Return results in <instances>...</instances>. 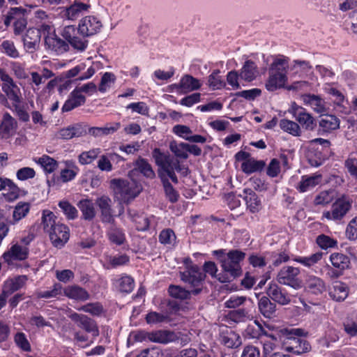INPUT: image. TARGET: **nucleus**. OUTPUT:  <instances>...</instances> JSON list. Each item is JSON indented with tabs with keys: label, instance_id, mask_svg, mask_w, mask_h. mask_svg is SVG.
<instances>
[{
	"label": "nucleus",
	"instance_id": "obj_1",
	"mask_svg": "<svg viewBox=\"0 0 357 357\" xmlns=\"http://www.w3.org/2000/svg\"><path fill=\"white\" fill-rule=\"evenodd\" d=\"M102 27V23L97 17L88 15L79 21L77 28L73 25L62 28L60 35L69 42L73 49L84 52L89 44L86 38L99 33Z\"/></svg>",
	"mask_w": 357,
	"mask_h": 357
},
{
	"label": "nucleus",
	"instance_id": "obj_2",
	"mask_svg": "<svg viewBox=\"0 0 357 357\" xmlns=\"http://www.w3.org/2000/svg\"><path fill=\"white\" fill-rule=\"evenodd\" d=\"M280 339L284 351L295 355H301L311 351L308 341L302 339L307 333L302 328H283L280 330Z\"/></svg>",
	"mask_w": 357,
	"mask_h": 357
},
{
	"label": "nucleus",
	"instance_id": "obj_3",
	"mask_svg": "<svg viewBox=\"0 0 357 357\" xmlns=\"http://www.w3.org/2000/svg\"><path fill=\"white\" fill-rule=\"evenodd\" d=\"M227 261L225 260V291L239 290L236 284H226L241 276L243 271L240 262L245 257V253L238 250H230L227 254Z\"/></svg>",
	"mask_w": 357,
	"mask_h": 357
},
{
	"label": "nucleus",
	"instance_id": "obj_4",
	"mask_svg": "<svg viewBox=\"0 0 357 357\" xmlns=\"http://www.w3.org/2000/svg\"><path fill=\"white\" fill-rule=\"evenodd\" d=\"M114 197L121 203L128 204L137 197L142 190V185L132 178H113L110 181Z\"/></svg>",
	"mask_w": 357,
	"mask_h": 357
},
{
	"label": "nucleus",
	"instance_id": "obj_5",
	"mask_svg": "<svg viewBox=\"0 0 357 357\" xmlns=\"http://www.w3.org/2000/svg\"><path fill=\"white\" fill-rule=\"evenodd\" d=\"M153 157L156 165L161 169L159 173H162V174L165 173L174 183H178L175 171L183 176H188L189 173V169L185 165L181 164L178 160L162 153L159 149L153 150Z\"/></svg>",
	"mask_w": 357,
	"mask_h": 357
},
{
	"label": "nucleus",
	"instance_id": "obj_6",
	"mask_svg": "<svg viewBox=\"0 0 357 357\" xmlns=\"http://www.w3.org/2000/svg\"><path fill=\"white\" fill-rule=\"evenodd\" d=\"M205 276V273L197 265H190L180 272L181 280L195 288L192 290L193 295H197L202 291Z\"/></svg>",
	"mask_w": 357,
	"mask_h": 357
},
{
	"label": "nucleus",
	"instance_id": "obj_7",
	"mask_svg": "<svg viewBox=\"0 0 357 357\" xmlns=\"http://www.w3.org/2000/svg\"><path fill=\"white\" fill-rule=\"evenodd\" d=\"M351 203L349 198L343 196L332 204L331 211L324 212L323 217L329 220H340L349 211Z\"/></svg>",
	"mask_w": 357,
	"mask_h": 357
},
{
	"label": "nucleus",
	"instance_id": "obj_8",
	"mask_svg": "<svg viewBox=\"0 0 357 357\" xmlns=\"http://www.w3.org/2000/svg\"><path fill=\"white\" fill-rule=\"evenodd\" d=\"M300 273L298 268L293 266H284L277 275V281L284 285L289 286L294 289L301 287V281L298 278Z\"/></svg>",
	"mask_w": 357,
	"mask_h": 357
},
{
	"label": "nucleus",
	"instance_id": "obj_9",
	"mask_svg": "<svg viewBox=\"0 0 357 357\" xmlns=\"http://www.w3.org/2000/svg\"><path fill=\"white\" fill-rule=\"evenodd\" d=\"M0 79L3 82L1 88L7 100L9 99L12 101V104L14 102H21L22 96L20 89L14 82L13 78L6 73V75H1Z\"/></svg>",
	"mask_w": 357,
	"mask_h": 357
},
{
	"label": "nucleus",
	"instance_id": "obj_10",
	"mask_svg": "<svg viewBox=\"0 0 357 357\" xmlns=\"http://www.w3.org/2000/svg\"><path fill=\"white\" fill-rule=\"evenodd\" d=\"M267 296L275 303L280 305H289L291 301V295L275 282H271L266 290Z\"/></svg>",
	"mask_w": 357,
	"mask_h": 357
},
{
	"label": "nucleus",
	"instance_id": "obj_11",
	"mask_svg": "<svg viewBox=\"0 0 357 357\" xmlns=\"http://www.w3.org/2000/svg\"><path fill=\"white\" fill-rule=\"evenodd\" d=\"M100 211V218L104 224L115 223L113 209L112 208V199L107 196H102L96 201Z\"/></svg>",
	"mask_w": 357,
	"mask_h": 357
},
{
	"label": "nucleus",
	"instance_id": "obj_12",
	"mask_svg": "<svg viewBox=\"0 0 357 357\" xmlns=\"http://www.w3.org/2000/svg\"><path fill=\"white\" fill-rule=\"evenodd\" d=\"M48 234L52 244L57 248L62 247L69 239L68 228L63 224L59 222Z\"/></svg>",
	"mask_w": 357,
	"mask_h": 357
},
{
	"label": "nucleus",
	"instance_id": "obj_13",
	"mask_svg": "<svg viewBox=\"0 0 357 357\" xmlns=\"http://www.w3.org/2000/svg\"><path fill=\"white\" fill-rule=\"evenodd\" d=\"M61 39L58 36L54 33L52 36H46L45 38V44L47 49L59 55L69 50L68 41Z\"/></svg>",
	"mask_w": 357,
	"mask_h": 357
},
{
	"label": "nucleus",
	"instance_id": "obj_14",
	"mask_svg": "<svg viewBox=\"0 0 357 357\" xmlns=\"http://www.w3.org/2000/svg\"><path fill=\"white\" fill-rule=\"evenodd\" d=\"M29 255V249L17 243L14 244L3 255V258L8 264L13 263V260L22 261L26 259Z\"/></svg>",
	"mask_w": 357,
	"mask_h": 357
},
{
	"label": "nucleus",
	"instance_id": "obj_15",
	"mask_svg": "<svg viewBox=\"0 0 357 357\" xmlns=\"http://www.w3.org/2000/svg\"><path fill=\"white\" fill-rule=\"evenodd\" d=\"M91 6L79 1H75L70 6L66 7L62 12V16L69 20L77 19L84 12L87 11Z\"/></svg>",
	"mask_w": 357,
	"mask_h": 357
},
{
	"label": "nucleus",
	"instance_id": "obj_16",
	"mask_svg": "<svg viewBox=\"0 0 357 357\" xmlns=\"http://www.w3.org/2000/svg\"><path fill=\"white\" fill-rule=\"evenodd\" d=\"M24 48L27 52H33L38 49L40 42V32L35 28L26 30L22 38Z\"/></svg>",
	"mask_w": 357,
	"mask_h": 357
},
{
	"label": "nucleus",
	"instance_id": "obj_17",
	"mask_svg": "<svg viewBox=\"0 0 357 357\" xmlns=\"http://www.w3.org/2000/svg\"><path fill=\"white\" fill-rule=\"evenodd\" d=\"M322 176L320 174H314L312 176H303L298 183L296 189L299 192H305L312 190L321 181Z\"/></svg>",
	"mask_w": 357,
	"mask_h": 357
},
{
	"label": "nucleus",
	"instance_id": "obj_18",
	"mask_svg": "<svg viewBox=\"0 0 357 357\" xmlns=\"http://www.w3.org/2000/svg\"><path fill=\"white\" fill-rule=\"evenodd\" d=\"M17 128V121L9 113L6 112L0 124V133L2 134V137L8 138L13 135Z\"/></svg>",
	"mask_w": 357,
	"mask_h": 357
},
{
	"label": "nucleus",
	"instance_id": "obj_19",
	"mask_svg": "<svg viewBox=\"0 0 357 357\" xmlns=\"http://www.w3.org/2000/svg\"><path fill=\"white\" fill-rule=\"evenodd\" d=\"M340 119L334 115H326L319 122L318 132L320 135L328 133L338 129Z\"/></svg>",
	"mask_w": 357,
	"mask_h": 357
},
{
	"label": "nucleus",
	"instance_id": "obj_20",
	"mask_svg": "<svg viewBox=\"0 0 357 357\" xmlns=\"http://www.w3.org/2000/svg\"><path fill=\"white\" fill-rule=\"evenodd\" d=\"M149 339L153 342L167 344L176 342L178 340V337L177 334L174 332L160 330L149 333Z\"/></svg>",
	"mask_w": 357,
	"mask_h": 357
},
{
	"label": "nucleus",
	"instance_id": "obj_21",
	"mask_svg": "<svg viewBox=\"0 0 357 357\" xmlns=\"http://www.w3.org/2000/svg\"><path fill=\"white\" fill-rule=\"evenodd\" d=\"M134 169L128 173L129 177H131L132 175L134 174L135 172H140L144 176L148 178H153L155 176L151 165L144 158L139 157L134 162Z\"/></svg>",
	"mask_w": 357,
	"mask_h": 357
},
{
	"label": "nucleus",
	"instance_id": "obj_22",
	"mask_svg": "<svg viewBox=\"0 0 357 357\" xmlns=\"http://www.w3.org/2000/svg\"><path fill=\"white\" fill-rule=\"evenodd\" d=\"M349 294V287L340 281H335L333 283L329 290L331 298L337 302L344 301Z\"/></svg>",
	"mask_w": 357,
	"mask_h": 357
},
{
	"label": "nucleus",
	"instance_id": "obj_23",
	"mask_svg": "<svg viewBox=\"0 0 357 357\" xmlns=\"http://www.w3.org/2000/svg\"><path fill=\"white\" fill-rule=\"evenodd\" d=\"M268 79L266 82V88L269 91H274L284 86L287 77L284 74H280L268 70Z\"/></svg>",
	"mask_w": 357,
	"mask_h": 357
},
{
	"label": "nucleus",
	"instance_id": "obj_24",
	"mask_svg": "<svg viewBox=\"0 0 357 357\" xmlns=\"http://www.w3.org/2000/svg\"><path fill=\"white\" fill-rule=\"evenodd\" d=\"M258 308L261 314L267 319H272L275 316L276 304L268 296H264L259 300Z\"/></svg>",
	"mask_w": 357,
	"mask_h": 357
},
{
	"label": "nucleus",
	"instance_id": "obj_25",
	"mask_svg": "<svg viewBox=\"0 0 357 357\" xmlns=\"http://www.w3.org/2000/svg\"><path fill=\"white\" fill-rule=\"evenodd\" d=\"M86 98L82 93H78V90H73L69 96V98L65 102L62 107V112H66L81 106L84 104Z\"/></svg>",
	"mask_w": 357,
	"mask_h": 357
},
{
	"label": "nucleus",
	"instance_id": "obj_26",
	"mask_svg": "<svg viewBox=\"0 0 357 357\" xmlns=\"http://www.w3.org/2000/svg\"><path fill=\"white\" fill-rule=\"evenodd\" d=\"M86 130L80 124H75L60 130L59 135L63 139H70L86 135Z\"/></svg>",
	"mask_w": 357,
	"mask_h": 357
},
{
	"label": "nucleus",
	"instance_id": "obj_27",
	"mask_svg": "<svg viewBox=\"0 0 357 357\" xmlns=\"http://www.w3.org/2000/svg\"><path fill=\"white\" fill-rule=\"evenodd\" d=\"M302 100L305 105L310 106L317 113H322L326 111L325 102L319 96L305 94L302 96Z\"/></svg>",
	"mask_w": 357,
	"mask_h": 357
},
{
	"label": "nucleus",
	"instance_id": "obj_28",
	"mask_svg": "<svg viewBox=\"0 0 357 357\" xmlns=\"http://www.w3.org/2000/svg\"><path fill=\"white\" fill-rule=\"evenodd\" d=\"M121 127L120 123H107L104 127H91L89 128V133L93 137H100L113 134Z\"/></svg>",
	"mask_w": 357,
	"mask_h": 357
},
{
	"label": "nucleus",
	"instance_id": "obj_29",
	"mask_svg": "<svg viewBox=\"0 0 357 357\" xmlns=\"http://www.w3.org/2000/svg\"><path fill=\"white\" fill-rule=\"evenodd\" d=\"M225 201L227 203V207L231 211L229 215L231 216L232 218L234 219L243 213L238 196H236L233 192L228 193L225 197Z\"/></svg>",
	"mask_w": 357,
	"mask_h": 357
},
{
	"label": "nucleus",
	"instance_id": "obj_30",
	"mask_svg": "<svg viewBox=\"0 0 357 357\" xmlns=\"http://www.w3.org/2000/svg\"><path fill=\"white\" fill-rule=\"evenodd\" d=\"M305 289L308 292L318 295L325 291L326 286L321 278L316 276H310L306 280Z\"/></svg>",
	"mask_w": 357,
	"mask_h": 357
},
{
	"label": "nucleus",
	"instance_id": "obj_31",
	"mask_svg": "<svg viewBox=\"0 0 357 357\" xmlns=\"http://www.w3.org/2000/svg\"><path fill=\"white\" fill-rule=\"evenodd\" d=\"M242 344V340L238 333L231 328L225 330V347L236 349Z\"/></svg>",
	"mask_w": 357,
	"mask_h": 357
},
{
	"label": "nucleus",
	"instance_id": "obj_32",
	"mask_svg": "<svg viewBox=\"0 0 357 357\" xmlns=\"http://www.w3.org/2000/svg\"><path fill=\"white\" fill-rule=\"evenodd\" d=\"M64 294L69 298L77 301H86L89 298V293L83 288L77 286H69L64 289Z\"/></svg>",
	"mask_w": 357,
	"mask_h": 357
},
{
	"label": "nucleus",
	"instance_id": "obj_33",
	"mask_svg": "<svg viewBox=\"0 0 357 357\" xmlns=\"http://www.w3.org/2000/svg\"><path fill=\"white\" fill-rule=\"evenodd\" d=\"M296 119L306 130H313L316 127V122L314 118L309 114L301 109L295 112Z\"/></svg>",
	"mask_w": 357,
	"mask_h": 357
},
{
	"label": "nucleus",
	"instance_id": "obj_34",
	"mask_svg": "<svg viewBox=\"0 0 357 357\" xmlns=\"http://www.w3.org/2000/svg\"><path fill=\"white\" fill-rule=\"evenodd\" d=\"M123 160V158L116 153H109L108 155H102L98 161V167L104 172H111L112 170V161Z\"/></svg>",
	"mask_w": 357,
	"mask_h": 357
},
{
	"label": "nucleus",
	"instance_id": "obj_35",
	"mask_svg": "<svg viewBox=\"0 0 357 357\" xmlns=\"http://www.w3.org/2000/svg\"><path fill=\"white\" fill-rule=\"evenodd\" d=\"M110 225L111 226L107 231V236L109 241L117 245H122L126 241L123 230L117 227L115 223Z\"/></svg>",
	"mask_w": 357,
	"mask_h": 357
},
{
	"label": "nucleus",
	"instance_id": "obj_36",
	"mask_svg": "<svg viewBox=\"0 0 357 357\" xmlns=\"http://www.w3.org/2000/svg\"><path fill=\"white\" fill-rule=\"evenodd\" d=\"M265 165L263 160H256L254 158H250L243 162L241 164V169L244 173L250 174L261 171L265 167Z\"/></svg>",
	"mask_w": 357,
	"mask_h": 357
},
{
	"label": "nucleus",
	"instance_id": "obj_37",
	"mask_svg": "<svg viewBox=\"0 0 357 357\" xmlns=\"http://www.w3.org/2000/svg\"><path fill=\"white\" fill-rule=\"evenodd\" d=\"M180 86H181V93H187L199 89L201 84L199 79L190 75H185L181 79Z\"/></svg>",
	"mask_w": 357,
	"mask_h": 357
},
{
	"label": "nucleus",
	"instance_id": "obj_38",
	"mask_svg": "<svg viewBox=\"0 0 357 357\" xmlns=\"http://www.w3.org/2000/svg\"><path fill=\"white\" fill-rule=\"evenodd\" d=\"M332 265L337 269L344 271L349 268L350 259L348 256L342 253H333L330 257Z\"/></svg>",
	"mask_w": 357,
	"mask_h": 357
},
{
	"label": "nucleus",
	"instance_id": "obj_39",
	"mask_svg": "<svg viewBox=\"0 0 357 357\" xmlns=\"http://www.w3.org/2000/svg\"><path fill=\"white\" fill-rule=\"evenodd\" d=\"M86 220H92L96 216V210L93 202L89 199H82L77 204Z\"/></svg>",
	"mask_w": 357,
	"mask_h": 357
},
{
	"label": "nucleus",
	"instance_id": "obj_40",
	"mask_svg": "<svg viewBox=\"0 0 357 357\" xmlns=\"http://www.w3.org/2000/svg\"><path fill=\"white\" fill-rule=\"evenodd\" d=\"M289 58L284 56H280L274 59L268 70L277 73L284 74L287 75V70L289 68Z\"/></svg>",
	"mask_w": 357,
	"mask_h": 357
},
{
	"label": "nucleus",
	"instance_id": "obj_41",
	"mask_svg": "<svg viewBox=\"0 0 357 357\" xmlns=\"http://www.w3.org/2000/svg\"><path fill=\"white\" fill-rule=\"evenodd\" d=\"M257 74V70L255 63L248 60L243 65L240 77L245 81L251 82L255 79Z\"/></svg>",
	"mask_w": 357,
	"mask_h": 357
},
{
	"label": "nucleus",
	"instance_id": "obj_42",
	"mask_svg": "<svg viewBox=\"0 0 357 357\" xmlns=\"http://www.w3.org/2000/svg\"><path fill=\"white\" fill-rule=\"evenodd\" d=\"M248 316V312L245 309L240 308L238 310H231L227 314H225V326L227 327V324H231V322H240Z\"/></svg>",
	"mask_w": 357,
	"mask_h": 357
},
{
	"label": "nucleus",
	"instance_id": "obj_43",
	"mask_svg": "<svg viewBox=\"0 0 357 357\" xmlns=\"http://www.w3.org/2000/svg\"><path fill=\"white\" fill-rule=\"evenodd\" d=\"M159 176L163 185L166 197L172 203L176 202L179 197L178 193L170 183L169 179L165 177L162 173H159Z\"/></svg>",
	"mask_w": 357,
	"mask_h": 357
},
{
	"label": "nucleus",
	"instance_id": "obj_44",
	"mask_svg": "<svg viewBox=\"0 0 357 357\" xmlns=\"http://www.w3.org/2000/svg\"><path fill=\"white\" fill-rule=\"evenodd\" d=\"M244 192L246 194L245 200L248 208L252 213H255L259 211L261 202L259 199L257 194L251 189H245Z\"/></svg>",
	"mask_w": 357,
	"mask_h": 357
},
{
	"label": "nucleus",
	"instance_id": "obj_45",
	"mask_svg": "<svg viewBox=\"0 0 357 357\" xmlns=\"http://www.w3.org/2000/svg\"><path fill=\"white\" fill-rule=\"evenodd\" d=\"M128 214L135 223L136 229L138 231H146L149 229L150 225L149 218L144 214L132 213L131 210H128Z\"/></svg>",
	"mask_w": 357,
	"mask_h": 357
},
{
	"label": "nucleus",
	"instance_id": "obj_46",
	"mask_svg": "<svg viewBox=\"0 0 357 357\" xmlns=\"http://www.w3.org/2000/svg\"><path fill=\"white\" fill-rule=\"evenodd\" d=\"M27 280L28 278L26 275L17 276L13 280L7 281L3 286V288L7 290L8 294H11L23 287Z\"/></svg>",
	"mask_w": 357,
	"mask_h": 357
},
{
	"label": "nucleus",
	"instance_id": "obj_47",
	"mask_svg": "<svg viewBox=\"0 0 357 357\" xmlns=\"http://www.w3.org/2000/svg\"><path fill=\"white\" fill-rule=\"evenodd\" d=\"M30 210L29 204L26 202L18 203L13 213V220L8 222L9 224L14 225L24 218Z\"/></svg>",
	"mask_w": 357,
	"mask_h": 357
},
{
	"label": "nucleus",
	"instance_id": "obj_48",
	"mask_svg": "<svg viewBox=\"0 0 357 357\" xmlns=\"http://www.w3.org/2000/svg\"><path fill=\"white\" fill-rule=\"evenodd\" d=\"M280 127L283 131L288 132L293 136L298 137L301 134L299 125L297 123L288 119H281L280 121Z\"/></svg>",
	"mask_w": 357,
	"mask_h": 357
},
{
	"label": "nucleus",
	"instance_id": "obj_49",
	"mask_svg": "<svg viewBox=\"0 0 357 357\" xmlns=\"http://www.w3.org/2000/svg\"><path fill=\"white\" fill-rule=\"evenodd\" d=\"M116 287L121 292L130 293L132 291L135 282L134 280L129 275H123L116 280Z\"/></svg>",
	"mask_w": 357,
	"mask_h": 357
},
{
	"label": "nucleus",
	"instance_id": "obj_50",
	"mask_svg": "<svg viewBox=\"0 0 357 357\" xmlns=\"http://www.w3.org/2000/svg\"><path fill=\"white\" fill-rule=\"evenodd\" d=\"M169 149L177 158L186 159L188 157V144L186 143H178L176 141H172L169 144Z\"/></svg>",
	"mask_w": 357,
	"mask_h": 357
},
{
	"label": "nucleus",
	"instance_id": "obj_51",
	"mask_svg": "<svg viewBox=\"0 0 357 357\" xmlns=\"http://www.w3.org/2000/svg\"><path fill=\"white\" fill-rule=\"evenodd\" d=\"M344 331L350 336L357 335V314H351L344 323Z\"/></svg>",
	"mask_w": 357,
	"mask_h": 357
},
{
	"label": "nucleus",
	"instance_id": "obj_52",
	"mask_svg": "<svg viewBox=\"0 0 357 357\" xmlns=\"http://www.w3.org/2000/svg\"><path fill=\"white\" fill-rule=\"evenodd\" d=\"M36 162L40 164L47 173L53 172L58 167L56 160L47 155H43L39 158Z\"/></svg>",
	"mask_w": 357,
	"mask_h": 357
},
{
	"label": "nucleus",
	"instance_id": "obj_53",
	"mask_svg": "<svg viewBox=\"0 0 357 357\" xmlns=\"http://www.w3.org/2000/svg\"><path fill=\"white\" fill-rule=\"evenodd\" d=\"M169 293L171 296L175 298L185 300L190 298L192 291L186 290L180 286L170 285L169 287Z\"/></svg>",
	"mask_w": 357,
	"mask_h": 357
},
{
	"label": "nucleus",
	"instance_id": "obj_54",
	"mask_svg": "<svg viewBox=\"0 0 357 357\" xmlns=\"http://www.w3.org/2000/svg\"><path fill=\"white\" fill-rule=\"evenodd\" d=\"M42 223L45 231L49 233V231L57 224L56 222V216L54 213L47 210L44 211L42 217Z\"/></svg>",
	"mask_w": 357,
	"mask_h": 357
},
{
	"label": "nucleus",
	"instance_id": "obj_55",
	"mask_svg": "<svg viewBox=\"0 0 357 357\" xmlns=\"http://www.w3.org/2000/svg\"><path fill=\"white\" fill-rule=\"evenodd\" d=\"M334 193L332 190H324L319 192L314 199V204L316 206H325L333 202Z\"/></svg>",
	"mask_w": 357,
	"mask_h": 357
},
{
	"label": "nucleus",
	"instance_id": "obj_56",
	"mask_svg": "<svg viewBox=\"0 0 357 357\" xmlns=\"http://www.w3.org/2000/svg\"><path fill=\"white\" fill-rule=\"evenodd\" d=\"M78 326L88 333H91L94 337L99 335V331L95 321L86 316Z\"/></svg>",
	"mask_w": 357,
	"mask_h": 357
},
{
	"label": "nucleus",
	"instance_id": "obj_57",
	"mask_svg": "<svg viewBox=\"0 0 357 357\" xmlns=\"http://www.w3.org/2000/svg\"><path fill=\"white\" fill-rule=\"evenodd\" d=\"M1 51L11 58H18L20 54L16 49L14 43L10 40H4L0 45Z\"/></svg>",
	"mask_w": 357,
	"mask_h": 357
},
{
	"label": "nucleus",
	"instance_id": "obj_58",
	"mask_svg": "<svg viewBox=\"0 0 357 357\" xmlns=\"http://www.w3.org/2000/svg\"><path fill=\"white\" fill-rule=\"evenodd\" d=\"M14 342L16 345L24 351H31V347L26 337L22 332H17L14 336Z\"/></svg>",
	"mask_w": 357,
	"mask_h": 357
},
{
	"label": "nucleus",
	"instance_id": "obj_59",
	"mask_svg": "<svg viewBox=\"0 0 357 357\" xmlns=\"http://www.w3.org/2000/svg\"><path fill=\"white\" fill-rule=\"evenodd\" d=\"M322 252H316L309 257H299L295 259V261L303 264L305 266L310 267L320 261L322 258Z\"/></svg>",
	"mask_w": 357,
	"mask_h": 357
},
{
	"label": "nucleus",
	"instance_id": "obj_60",
	"mask_svg": "<svg viewBox=\"0 0 357 357\" xmlns=\"http://www.w3.org/2000/svg\"><path fill=\"white\" fill-rule=\"evenodd\" d=\"M146 320L148 324H156L160 323L168 322L169 318L167 314L151 312L146 316Z\"/></svg>",
	"mask_w": 357,
	"mask_h": 357
},
{
	"label": "nucleus",
	"instance_id": "obj_61",
	"mask_svg": "<svg viewBox=\"0 0 357 357\" xmlns=\"http://www.w3.org/2000/svg\"><path fill=\"white\" fill-rule=\"evenodd\" d=\"M100 153V149H92L89 151L83 152L79 155V161L82 165L91 163Z\"/></svg>",
	"mask_w": 357,
	"mask_h": 357
},
{
	"label": "nucleus",
	"instance_id": "obj_62",
	"mask_svg": "<svg viewBox=\"0 0 357 357\" xmlns=\"http://www.w3.org/2000/svg\"><path fill=\"white\" fill-rule=\"evenodd\" d=\"M311 68L312 66L309 61L301 60H294L290 67V70L294 73H308Z\"/></svg>",
	"mask_w": 357,
	"mask_h": 357
},
{
	"label": "nucleus",
	"instance_id": "obj_63",
	"mask_svg": "<svg viewBox=\"0 0 357 357\" xmlns=\"http://www.w3.org/2000/svg\"><path fill=\"white\" fill-rule=\"evenodd\" d=\"M220 74V70H216L208 77V86L213 90L220 89L222 85V75Z\"/></svg>",
	"mask_w": 357,
	"mask_h": 357
},
{
	"label": "nucleus",
	"instance_id": "obj_64",
	"mask_svg": "<svg viewBox=\"0 0 357 357\" xmlns=\"http://www.w3.org/2000/svg\"><path fill=\"white\" fill-rule=\"evenodd\" d=\"M345 235L349 241L357 240V215L349 221L346 227Z\"/></svg>",
	"mask_w": 357,
	"mask_h": 357
}]
</instances>
